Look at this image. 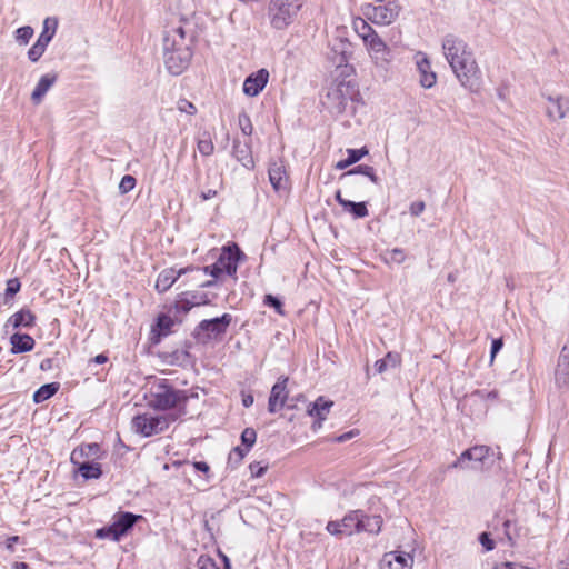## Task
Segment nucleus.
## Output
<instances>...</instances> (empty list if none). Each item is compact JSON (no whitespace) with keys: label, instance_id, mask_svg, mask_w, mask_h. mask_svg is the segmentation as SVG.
<instances>
[{"label":"nucleus","instance_id":"1","mask_svg":"<svg viewBox=\"0 0 569 569\" xmlns=\"http://www.w3.org/2000/svg\"><path fill=\"white\" fill-rule=\"evenodd\" d=\"M442 52L459 83L471 92H477L482 83V73L467 42L455 36L442 38Z\"/></svg>","mask_w":569,"mask_h":569},{"label":"nucleus","instance_id":"2","mask_svg":"<svg viewBox=\"0 0 569 569\" xmlns=\"http://www.w3.org/2000/svg\"><path fill=\"white\" fill-rule=\"evenodd\" d=\"M192 32H187L184 26L168 27L163 32V59L168 71L174 76L181 74L192 58Z\"/></svg>","mask_w":569,"mask_h":569},{"label":"nucleus","instance_id":"3","mask_svg":"<svg viewBox=\"0 0 569 569\" xmlns=\"http://www.w3.org/2000/svg\"><path fill=\"white\" fill-rule=\"evenodd\" d=\"M351 72L338 74L328 87L322 104L332 114L342 113L349 101H352L358 94L357 87L352 79H349Z\"/></svg>","mask_w":569,"mask_h":569},{"label":"nucleus","instance_id":"4","mask_svg":"<svg viewBox=\"0 0 569 569\" xmlns=\"http://www.w3.org/2000/svg\"><path fill=\"white\" fill-rule=\"evenodd\" d=\"M197 393H189L186 390H178L162 382L154 387L151 392L150 405L158 410L178 408V417L187 415L186 403L190 398H197Z\"/></svg>","mask_w":569,"mask_h":569},{"label":"nucleus","instance_id":"5","mask_svg":"<svg viewBox=\"0 0 569 569\" xmlns=\"http://www.w3.org/2000/svg\"><path fill=\"white\" fill-rule=\"evenodd\" d=\"M140 519H142V516L119 511L113 516V522L110 526L102 527L96 531V537L119 541Z\"/></svg>","mask_w":569,"mask_h":569},{"label":"nucleus","instance_id":"6","mask_svg":"<svg viewBox=\"0 0 569 569\" xmlns=\"http://www.w3.org/2000/svg\"><path fill=\"white\" fill-rule=\"evenodd\" d=\"M178 416L174 413L164 416H152L151 413L138 415L132 419V429L143 437H151L163 432L170 423L176 421Z\"/></svg>","mask_w":569,"mask_h":569},{"label":"nucleus","instance_id":"7","mask_svg":"<svg viewBox=\"0 0 569 569\" xmlns=\"http://www.w3.org/2000/svg\"><path fill=\"white\" fill-rule=\"evenodd\" d=\"M301 7L300 0H271L269 17L276 29H284L296 18Z\"/></svg>","mask_w":569,"mask_h":569},{"label":"nucleus","instance_id":"8","mask_svg":"<svg viewBox=\"0 0 569 569\" xmlns=\"http://www.w3.org/2000/svg\"><path fill=\"white\" fill-rule=\"evenodd\" d=\"M362 519V510H352L348 512L340 521H329L327 531L341 538L342 536H351L360 532V523Z\"/></svg>","mask_w":569,"mask_h":569},{"label":"nucleus","instance_id":"9","mask_svg":"<svg viewBox=\"0 0 569 569\" xmlns=\"http://www.w3.org/2000/svg\"><path fill=\"white\" fill-rule=\"evenodd\" d=\"M400 9L397 1H388L378 6L368 4L365 14L376 24L388 26L398 18Z\"/></svg>","mask_w":569,"mask_h":569},{"label":"nucleus","instance_id":"10","mask_svg":"<svg viewBox=\"0 0 569 569\" xmlns=\"http://www.w3.org/2000/svg\"><path fill=\"white\" fill-rule=\"evenodd\" d=\"M232 322L230 313H223L221 317L202 320L198 327V337L203 340L218 338L227 332L228 327Z\"/></svg>","mask_w":569,"mask_h":569},{"label":"nucleus","instance_id":"11","mask_svg":"<svg viewBox=\"0 0 569 569\" xmlns=\"http://www.w3.org/2000/svg\"><path fill=\"white\" fill-rule=\"evenodd\" d=\"M330 51L328 52V58L336 66V71H339L340 74H346V72H351L352 68L348 64V58L350 54V42L342 39H335L329 43Z\"/></svg>","mask_w":569,"mask_h":569},{"label":"nucleus","instance_id":"12","mask_svg":"<svg viewBox=\"0 0 569 569\" xmlns=\"http://www.w3.org/2000/svg\"><path fill=\"white\" fill-rule=\"evenodd\" d=\"M490 449L487 446H475L465 450L459 458L450 465L453 469H477L483 463L485 459L489 456Z\"/></svg>","mask_w":569,"mask_h":569},{"label":"nucleus","instance_id":"13","mask_svg":"<svg viewBox=\"0 0 569 569\" xmlns=\"http://www.w3.org/2000/svg\"><path fill=\"white\" fill-rule=\"evenodd\" d=\"M268 174L269 181L276 192L282 193L289 190V176L282 159L270 161Z\"/></svg>","mask_w":569,"mask_h":569},{"label":"nucleus","instance_id":"14","mask_svg":"<svg viewBox=\"0 0 569 569\" xmlns=\"http://www.w3.org/2000/svg\"><path fill=\"white\" fill-rule=\"evenodd\" d=\"M369 54L377 67L385 68L390 61V49L386 42L376 33L366 42Z\"/></svg>","mask_w":569,"mask_h":569},{"label":"nucleus","instance_id":"15","mask_svg":"<svg viewBox=\"0 0 569 569\" xmlns=\"http://www.w3.org/2000/svg\"><path fill=\"white\" fill-rule=\"evenodd\" d=\"M243 253L239 247L233 243L232 246L224 247L219 259L217 260L218 266L223 272L229 276H233L238 269V261Z\"/></svg>","mask_w":569,"mask_h":569},{"label":"nucleus","instance_id":"16","mask_svg":"<svg viewBox=\"0 0 569 569\" xmlns=\"http://www.w3.org/2000/svg\"><path fill=\"white\" fill-rule=\"evenodd\" d=\"M287 383L288 377H280L273 385L268 401L269 412L274 413L284 407L288 398Z\"/></svg>","mask_w":569,"mask_h":569},{"label":"nucleus","instance_id":"17","mask_svg":"<svg viewBox=\"0 0 569 569\" xmlns=\"http://www.w3.org/2000/svg\"><path fill=\"white\" fill-rule=\"evenodd\" d=\"M413 559L409 553L390 551L379 562L380 569H411Z\"/></svg>","mask_w":569,"mask_h":569},{"label":"nucleus","instance_id":"18","mask_svg":"<svg viewBox=\"0 0 569 569\" xmlns=\"http://www.w3.org/2000/svg\"><path fill=\"white\" fill-rule=\"evenodd\" d=\"M269 72L267 69H260L248 76L243 82V92L249 97L258 96L267 86Z\"/></svg>","mask_w":569,"mask_h":569},{"label":"nucleus","instance_id":"19","mask_svg":"<svg viewBox=\"0 0 569 569\" xmlns=\"http://www.w3.org/2000/svg\"><path fill=\"white\" fill-rule=\"evenodd\" d=\"M193 270H194L193 267H186V268H181L179 270H176L173 268H167L159 273L157 282H156V289L159 292H166L173 286V283L181 276H183L188 272H191Z\"/></svg>","mask_w":569,"mask_h":569},{"label":"nucleus","instance_id":"20","mask_svg":"<svg viewBox=\"0 0 569 569\" xmlns=\"http://www.w3.org/2000/svg\"><path fill=\"white\" fill-rule=\"evenodd\" d=\"M548 106L546 108L547 116L551 120H560L569 112V99L566 97H548Z\"/></svg>","mask_w":569,"mask_h":569},{"label":"nucleus","instance_id":"21","mask_svg":"<svg viewBox=\"0 0 569 569\" xmlns=\"http://www.w3.org/2000/svg\"><path fill=\"white\" fill-rule=\"evenodd\" d=\"M332 405V401L326 400L323 397H319L313 403L309 406L307 410L308 415L318 419L312 426L313 429L321 427L322 421L327 418V415Z\"/></svg>","mask_w":569,"mask_h":569},{"label":"nucleus","instance_id":"22","mask_svg":"<svg viewBox=\"0 0 569 569\" xmlns=\"http://www.w3.org/2000/svg\"><path fill=\"white\" fill-rule=\"evenodd\" d=\"M556 381L559 385L569 383V338L559 356L556 369Z\"/></svg>","mask_w":569,"mask_h":569},{"label":"nucleus","instance_id":"23","mask_svg":"<svg viewBox=\"0 0 569 569\" xmlns=\"http://www.w3.org/2000/svg\"><path fill=\"white\" fill-rule=\"evenodd\" d=\"M36 316L29 309H21L13 313L7 321L6 327L18 329L20 327L30 328L34 325Z\"/></svg>","mask_w":569,"mask_h":569},{"label":"nucleus","instance_id":"24","mask_svg":"<svg viewBox=\"0 0 569 569\" xmlns=\"http://www.w3.org/2000/svg\"><path fill=\"white\" fill-rule=\"evenodd\" d=\"M57 81V74L54 73H47L43 74L36 88L32 91L31 99L34 103H40L42 98L46 96V93L49 91V89Z\"/></svg>","mask_w":569,"mask_h":569},{"label":"nucleus","instance_id":"25","mask_svg":"<svg viewBox=\"0 0 569 569\" xmlns=\"http://www.w3.org/2000/svg\"><path fill=\"white\" fill-rule=\"evenodd\" d=\"M233 156L234 158L241 162V164L247 169H253L254 161L251 152V148L248 143H241L236 140L233 142Z\"/></svg>","mask_w":569,"mask_h":569},{"label":"nucleus","instance_id":"26","mask_svg":"<svg viewBox=\"0 0 569 569\" xmlns=\"http://www.w3.org/2000/svg\"><path fill=\"white\" fill-rule=\"evenodd\" d=\"M417 68L420 73V84L427 89L433 87L437 77L436 73L431 71L429 60L426 57L421 58L417 61Z\"/></svg>","mask_w":569,"mask_h":569},{"label":"nucleus","instance_id":"27","mask_svg":"<svg viewBox=\"0 0 569 569\" xmlns=\"http://www.w3.org/2000/svg\"><path fill=\"white\" fill-rule=\"evenodd\" d=\"M13 353H23L31 351L34 347V340L27 333H14L10 338Z\"/></svg>","mask_w":569,"mask_h":569},{"label":"nucleus","instance_id":"28","mask_svg":"<svg viewBox=\"0 0 569 569\" xmlns=\"http://www.w3.org/2000/svg\"><path fill=\"white\" fill-rule=\"evenodd\" d=\"M501 532L510 547L516 545L517 539L520 537V527L516 521L508 517L501 519Z\"/></svg>","mask_w":569,"mask_h":569},{"label":"nucleus","instance_id":"29","mask_svg":"<svg viewBox=\"0 0 569 569\" xmlns=\"http://www.w3.org/2000/svg\"><path fill=\"white\" fill-rule=\"evenodd\" d=\"M73 465L77 466V471L84 479H98L102 475L101 466L98 462L80 460Z\"/></svg>","mask_w":569,"mask_h":569},{"label":"nucleus","instance_id":"30","mask_svg":"<svg viewBox=\"0 0 569 569\" xmlns=\"http://www.w3.org/2000/svg\"><path fill=\"white\" fill-rule=\"evenodd\" d=\"M100 451L98 443H88L76 448L71 453V462L78 463L80 460L97 456Z\"/></svg>","mask_w":569,"mask_h":569},{"label":"nucleus","instance_id":"31","mask_svg":"<svg viewBox=\"0 0 569 569\" xmlns=\"http://www.w3.org/2000/svg\"><path fill=\"white\" fill-rule=\"evenodd\" d=\"M382 526L381 516H368L362 511L360 532L379 533Z\"/></svg>","mask_w":569,"mask_h":569},{"label":"nucleus","instance_id":"32","mask_svg":"<svg viewBox=\"0 0 569 569\" xmlns=\"http://www.w3.org/2000/svg\"><path fill=\"white\" fill-rule=\"evenodd\" d=\"M401 363V356L398 352H388L385 358L376 361L375 367L378 373H383L389 368H397Z\"/></svg>","mask_w":569,"mask_h":569},{"label":"nucleus","instance_id":"33","mask_svg":"<svg viewBox=\"0 0 569 569\" xmlns=\"http://www.w3.org/2000/svg\"><path fill=\"white\" fill-rule=\"evenodd\" d=\"M57 28L58 20L56 18H46L43 21L42 32L40 33L38 40L48 46L56 34Z\"/></svg>","mask_w":569,"mask_h":569},{"label":"nucleus","instance_id":"34","mask_svg":"<svg viewBox=\"0 0 569 569\" xmlns=\"http://www.w3.org/2000/svg\"><path fill=\"white\" fill-rule=\"evenodd\" d=\"M58 389L59 383L56 382L43 385L33 393V401L36 403L43 402L51 398Z\"/></svg>","mask_w":569,"mask_h":569},{"label":"nucleus","instance_id":"35","mask_svg":"<svg viewBox=\"0 0 569 569\" xmlns=\"http://www.w3.org/2000/svg\"><path fill=\"white\" fill-rule=\"evenodd\" d=\"M353 27L357 34L363 40L365 43L377 33L372 27L361 18L355 20Z\"/></svg>","mask_w":569,"mask_h":569},{"label":"nucleus","instance_id":"36","mask_svg":"<svg viewBox=\"0 0 569 569\" xmlns=\"http://www.w3.org/2000/svg\"><path fill=\"white\" fill-rule=\"evenodd\" d=\"M362 174L370 179L375 184L380 183L379 177L376 174L375 169L367 164H360L352 170H349L345 176Z\"/></svg>","mask_w":569,"mask_h":569},{"label":"nucleus","instance_id":"37","mask_svg":"<svg viewBox=\"0 0 569 569\" xmlns=\"http://www.w3.org/2000/svg\"><path fill=\"white\" fill-rule=\"evenodd\" d=\"M197 147H198L199 152L204 157H208L213 153L214 146H213L211 137L208 132H203L199 137Z\"/></svg>","mask_w":569,"mask_h":569},{"label":"nucleus","instance_id":"38","mask_svg":"<svg viewBox=\"0 0 569 569\" xmlns=\"http://www.w3.org/2000/svg\"><path fill=\"white\" fill-rule=\"evenodd\" d=\"M343 209L351 213L356 219L365 218L369 214L365 202H353L349 200Z\"/></svg>","mask_w":569,"mask_h":569},{"label":"nucleus","instance_id":"39","mask_svg":"<svg viewBox=\"0 0 569 569\" xmlns=\"http://www.w3.org/2000/svg\"><path fill=\"white\" fill-rule=\"evenodd\" d=\"M177 313H187L189 312L193 306L191 303V300L189 298V291L181 292L173 306Z\"/></svg>","mask_w":569,"mask_h":569},{"label":"nucleus","instance_id":"40","mask_svg":"<svg viewBox=\"0 0 569 569\" xmlns=\"http://www.w3.org/2000/svg\"><path fill=\"white\" fill-rule=\"evenodd\" d=\"M33 32L30 26L20 27L14 32V39L19 44L26 46L32 38Z\"/></svg>","mask_w":569,"mask_h":569},{"label":"nucleus","instance_id":"41","mask_svg":"<svg viewBox=\"0 0 569 569\" xmlns=\"http://www.w3.org/2000/svg\"><path fill=\"white\" fill-rule=\"evenodd\" d=\"M407 258V254L405 252L403 249L401 248H393L391 250H388L386 252V262H392V263H397V264H401L405 262Z\"/></svg>","mask_w":569,"mask_h":569},{"label":"nucleus","instance_id":"42","mask_svg":"<svg viewBox=\"0 0 569 569\" xmlns=\"http://www.w3.org/2000/svg\"><path fill=\"white\" fill-rule=\"evenodd\" d=\"M47 44L37 40L28 51V58L31 62H37L47 50Z\"/></svg>","mask_w":569,"mask_h":569},{"label":"nucleus","instance_id":"43","mask_svg":"<svg viewBox=\"0 0 569 569\" xmlns=\"http://www.w3.org/2000/svg\"><path fill=\"white\" fill-rule=\"evenodd\" d=\"M257 440V432L253 428H246L241 433V443L244 446L243 449L249 451Z\"/></svg>","mask_w":569,"mask_h":569},{"label":"nucleus","instance_id":"44","mask_svg":"<svg viewBox=\"0 0 569 569\" xmlns=\"http://www.w3.org/2000/svg\"><path fill=\"white\" fill-rule=\"evenodd\" d=\"M173 320L171 319V317L169 316H166V315H161L158 317V320H157V327L159 329V335L160 336H167L170 333L171 331V327L173 326Z\"/></svg>","mask_w":569,"mask_h":569},{"label":"nucleus","instance_id":"45","mask_svg":"<svg viewBox=\"0 0 569 569\" xmlns=\"http://www.w3.org/2000/svg\"><path fill=\"white\" fill-rule=\"evenodd\" d=\"M248 452L249 451H247L246 449H243L241 447L233 448L229 455V459H228L229 465H231L232 467H237L238 465L241 463V461L243 460V458L246 457V455Z\"/></svg>","mask_w":569,"mask_h":569},{"label":"nucleus","instance_id":"46","mask_svg":"<svg viewBox=\"0 0 569 569\" xmlns=\"http://www.w3.org/2000/svg\"><path fill=\"white\" fill-rule=\"evenodd\" d=\"M193 269L196 270H193L192 272L210 274L214 279L219 278L223 272L217 262L213 263L212 266H206L203 268L193 267Z\"/></svg>","mask_w":569,"mask_h":569},{"label":"nucleus","instance_id":"47","mask_svg":"<svg viewBox=\"0 0 569 569\" xmlns=\"http://www.w3.org/2000/svg\"><path fill=\"white\" fill-rule=\"evenodd\" d=\"M478 541L482 546L485 552L492 551L496 548V542L491 538L490 532H487V531L481 532L478 537Z\"/></svg>","mask_w":569,"mask_h":569},{"label":"nucleus","instance_id":"48","mask_svg":"<svg viewBox=\"0 0 569 569\" xmlns=\"http://www.w3.org/2000/svg\"><path fill=\"white\" fill-rule=\"evenodd\" d=\"M189 298L193 307L210 303V299L204 292L189 291Z\"/></svg>","mask_w":569,"mask_h":569},{"label":"nucleus","instance_id":"49","mask_svg":"<svg viewBox=\"0 0 569 569\" xmlns=\"http://www.w3.org/2000/svg\"><path fill=\"white\" fill-rule=\"evenodd\" d=\"M134 186H136V178L130 174H126L122 177V179L119 183V191L122 194L128 193L129 191H131L134 188Z\"/></svg>","mask_w":569,"mask_h":569},{"label":"nucleus","instance_id":"50","mask_svg":"<svg viewBox=\"0 0 569 569\" xmlns=\"http://www.w3.org/2000/svg\"><path fill=\"white\" fill-rule=\"evenodd\" d=\"M263 302H264L266 306L274 308L277 313H279L281 316L284 313L283 309H282V302L280 301L279 298H277V297H274L272 295H266L264 299H263Z\"/></svg>","mask_w":569,"mask_h":569},{"label":"nucleus","instance_id":"51","mask_svg":"<svg viewBox=\"0 0 569 569\" xmlns=\"http://www.w3.org/2000/svg\"><path fill=\"white\" fill-rule=\"evenodd\" d=\"M347 153H348L347 158L349 160V163L353 164V163L358 162L361 158H363L368 153V150L366 148L347 149Z\"/></svg>","mask_w":569,"mask_h":569},{"label":"nucleus","instance_id":"52","mask_svg":"<svg viewBox=\"0 0 569 569\" xmlns=\"http://www.w3.org/2000/svg\"><path fill=\"white\" fill-rule=\"evenodd\" d=\"M21 283L18 278H12L7 281L6 298L13 297L20 291Z\"/></svg>","mask_w":569,"mask_h":569},{"label":"nucleus","instance_id":"53","mask_svg":"<svg viewBox=\"0 0 569 569\" xmlns=\"http://www.w3.org/2000/svg\"><path fill=\"white\" fill-rule=\"evenodd\" d=\"M249 469H250V473L253 478H259L264 475V472L268 469V466L262 465L259 461H253L250 463Z\"/></svg>","mask_w":569,"mask_h":569},{"label":"nucleus","instance_id":"54","mask_svg":"<svg viewBox=\"0 0 569 569\" xmlns=\"http://www.w3.org/2000/svg\"><path fill=\"white\" fill-rule=\"evenodd\" d=\"M239 124L243 134H252L253 127L250 122V118L247 114L243 113L239 116Z\"/></svg>","mask_w":569,"mask_h":569},{"label":"nucleus","instance_id":"55","mask_svg":"<svg viewBox=\"0 0 569 569\" xmlns=\"http://www.w3.org/2000/svg\"><path fill=\"white\" fill-rule=\"evenodd\" d=\"M178 109L181 112H186L188 114H194L197 112V108L194 107V104L187 100H180L178 102Z\"/></svg>","mask_w":569,"mask_h":569},{"label":"nucleus","instance_id":"56","mask_svg":"<svg viewBox=\"0 0 569 569\" xmlns=\"http://www.w3.org/2000/svg\"><path fill=\"white\" fill-rule=\"evenodd\" d=\"M503 346L502 338L493 339L491 343L490 350V362L492 363L497 353L501 350Z\"/></svg>","mask_w":569,"mask_h":569},{"label":"nucleus","instance_id":"57","mask_svg":"<svg viewBox=\"0 0 569 569\" xmlns=\"http://www.w3.org/2000/svg\"><path fill=\"white\" fill-rule=\"evenodd\" d=\"M426 209V204L423 201H415L410 204V213L415 217L420 216Z\"/></svg>","mask_w":569,"mask_h":569},{"label":"nucleus","instance_id":"58","mask_svg":"<svg viewBox=\"0 0 569 569\" xmlns=\"http://www.w3.org/2000/svg\"><path fill=\"white\" fill-rule=\"evenodd\" d=\"M501 519L502 516L499 512L496 513L492 520L488 523V528L492 529L493 532L501 531Z\"/></svg>","mask_w":569,"mask_h":569},{"label":"nucleus","instance_id":"59","mask_svg":"<svg viewBox=\"0 0 569 569\" xmlns=\"http://www.w3.org/2000/svg\"><path fill=\"white\" fill-rule=\"evenodd\" d=\"M496 569H530V568L525 567L517 562L507 561V562H503L500 566L496 567Z\"/></svg>","mask_w":569,"mask_h":569},{"label":"nucleus","instance_id":"60","mask_svg":"<svg viewBox=\"0 0 569 569\" xmlns=\"http://www.w3.org/2000/svg\"><path fill=\"white\" fill-rule=\"evenodd\" d=\"M19 537L18 536H11L7 539V543H6V548L10 551V552H13L14 551V545L19 541Z\"/></svg>","mask_w":569,"mask_h":569},{"label":"nucleus","instance_id":"61","mask_svg":"<svg viewBox=\"0 0 569 569\" xmlns=\"http://www.w3.org/2000/svg\"><path fill=\"white\" fill-rule=\"evenodd\" d=\"M216 196H217V191L212 190V189H209L207 191H202L201 194H200V197H201V199L203 201L209 200V199H211V198H213Z\"/></svg>","mask_w":569,"mask_h":569},{"label":"nucleus","instance_id":"62","mask_svg":"<svg viewBox=\"0 0 569 569\" xmlns=\"http://www.w3.org/2000/svg\"><path fill=\"white\" fill-rule=\"evenodd\" d=\"M194 468L199 471H202V472H208L209 471V466L207 462L204 461H196L193 463Z\"/></svg>","mask_w":569,"mask_h":569},{"label":"nucleus","instance_id":"63","mask_svg":"<svg viewBox=\"0 0 569 569\" xmlns=\"http://www.w3.org/2000/svg\"><path fill=\"white\" fill-rule=\"evenodd\" d=\"M53 360L51 358H46L41 361L40 368L41 370H50L52 368Z\"/></svg>","mask_w":569,"mask_h":569},{"label":"nucleus","instance_id":"64","mask_svg":"<svg viewBox=\"0 0 569 569\" xmlns=\"http://www.w3.org/2000/svg\"><path fill=\"white\" fill-rule=\"evenodd\" d=\"M352 435H353V433H352V431H350V432H346V433H343V435H341V436L337 437V438L335 439V441H336V442H345V441H347V440L351 439V438H352Z\"/></svg>","mask_w":569,"mask_h":569}]
</instances>
